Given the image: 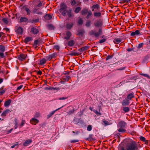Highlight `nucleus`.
<instances>
[{"instance_id":"62","label":"nucleus","mask_w":150,"mask_h":150,"mask_svg":"<svg viewBox=\"0 0 150 150\" xmlns=\"http://www.w3.org/2000/svg\"><path fill=\"white\" fill-rule=\"evenodd\" d=\"M143 45H144V44L143 43L139 44L138 45V48L139 49H140V48H141V47H142Z\"/></svg>"},{"instance_id":"21","label":"nucleus","mask_w":150,"mask_h":150,"mask_svg":"<svg viewBox=\"0 0 150 150\" xmlns=\"http://www.w3.org/2000/svg\"><path fill=\"white\" fill-rule=\"evenodd\" d=\"M121 41V39L117 38H114L113 40V42L115 44H118Z\"/></svg>"},{"instance_id":"11","label":"nucleus","mask_w":150,"mask_h":150,"mask_svg":"<svg viewBox=\"0 0 150 150\" xmlns=\"http://www.w3.org/2000/svg\"><path fill=\"white\" fill-rule=\"evenodd\" d=\"M32 141L30 139H29L25 141L23 143V146H28L30 143H32Z\"/></svg>"},{"instance_id":"43","label":"nucleus","mask_w":150,"mask_h":150,"mask_svg":"<svg viewBox=\"0 0 150 150\" xmlns=\"http://www.w3.org/2000/svg\"><path fill=\"white\" fill-rule=\"evenodd\" d=\"M123 128H120L118 130V131L119 132H124L126 131V130L125 129H124Z\"/></svg>"},{"instance_id":"1","label":"nucleus","mask_w":150,"mask_h":150,"mask_svg":"<svg viewBox=\"0 0 150 150\" xmlns=\"http://www.w3.org/2000/svg\"><path fill=\"white\" fill-rule=\"evenodd\" d=\"M138 149L136 142L129 139L126 141L125 146L120 145L118 148V150H138Z\"/></svg>"},{"instance_id":"39","label":"nucleus","mask_w":150,"mask_h":150,"mask_svg":"<svg viewBox=\"0 0 150 150\" xmlns=\"http://www.w3.org/2000/svg\"><path fill=\"white\" fill-rule=\"evenodd\" d=\"M81 8L80 7H76L74 11L75 13H78L81 10Z\"/></svg>"},{"instance_id":"8","label":"nucleus","mask_w":150,"mask_h":150,"mask_svg":"<svg viewBox=\"0 0 150 150\" xmlns=\"http://www.w3.org/2000/svg\"><path fill=\"white\" fill-rule=\"evenodd\" d=\"M67 8V6L64 3H62L60 5V11L61 12L63 10H66Z\"/></svg>"},{"instance_id":"54","label":"nucleus","mask_w":150,"mask_h":150,"mask_svg":"<svg viewBox=\"0 0 150 150\" xmlns=\"http://www.w3.org/2000/svg\"><path fill=\"white\" fill-rule=\"evenodd\" d=\"M139 139L140 140L142 141L143 142H144V141H145L146 139L143 136H141L139 137Z\"/></svg>"},{"instance_id":"7","label":"nucleus","mask_w":150,"mask_h":150,"mask_svg":"<svg viewBox=\"0 0 150 150\" xmlns=\"http://www.w3.org/2000/svg\"><path fill=\"white\" fill-rule=\"evenodd\" d=\"M26 57V55L23 54H21L19 55H18V59L20 61H22L25 59Z\"/></svg>"},{"instance_id":"34","label":"nucleus","mask_w":150,"mask_h":150,"mask_svg":"<svg viewBox=\"0 0 150 150\" xmlns=\"http://www.w3.org/2000/svg\"><path fill=\"white\" fill-rule=\"evenodd\" d=\"M122 110L125 112H128L130 110L129 108L128 107H123Z\"/></svg>"},{"instance_id":"2","label":"nucleus","mask_w":150,"mask_h":150,"mask_svg":"<svg viewBox=\"0 0 150 150\" xmlns=\"http://www.w3.org/2000/svg\"><path fill=\"white\" fill-rule=\"evenodd\" d=\"M89 33L90 35H93L96 37H98L100 35L102 34V30L100 28L99 29L98 32H96L95 30H92Z\"/></svg>"},{"instance_id":"48","label":"nucleus","mask_w":150,"mask_h":150,"mask_svg":"<svg viewBox=\"0 0 150 150\" xmlns=\"http://www.w3.org/2000/svg\"><path fill=\"white\" fill-rule=\"evenodd\" d=\"M83 23V21L81 18L79 19L78 21V23L79 25H82Z\"/></svg>"},{"instance_id":"42","label":"nucleus","mask_w":150,"mask_h":150,"mask_svg":"<svg viewBox=\"0 0 150 150\" xmlns=\"http://www.w3.org/2000/svg\"><path fill=\"white\" fill-rule=\"evenodd\" d=\"M91 21L90 20H88L87 21L85 25L86 26L88 27L90 26L91 25Z\"/></svg>"},{"instance_id":"53","label":"nucleus","mask_w":150,"mask_h":150,"mask_svg":"<svg viewBox=\"0 0 150 150\" xmlns=\"http://www.w3.org/2000/svg\"><path fill=\"white\" fill-rule=\"evenodd\" d=\"M140 74L144 76H145V77H146L150 79V76L148 75L147 74L142 73V74Z\"/></svg>"},{"instance_id":"38","label":"nucleus","mask_w":150,"mask_h":150,"mask_svg":"<svg viewBox=\"0 0 150 150\" xmlns=\"http://www.w3.org/2000/svg\"><path fill=\"white\" fill-rule=\"evenodd\" d=\"M70 3L72 6H74L77 4L76 1L75 0H70Z\"/></svg>"},{"instance_id":"22","label":"nucleus","mask_w":150,"mask_h":150,"mask_svg":"<svg viewBox=\"0 0 150 150\" xmlns=\"http://www.w3.org/2000/svg\"><path fill=\"white\" fill-rule=\"evenodd\" d=\"M67 36L64 38V39L67 40L69 39L70 37L71 36V33L69 31H68L66 33Z\"/></svg>"},{"instance_id":"24","label":"nucleus","mask_w":150,"mask_h":150,"mask_svg":"<svg viewBox=\"0 0 150 150\" xmlns=\"http://www.w3.org/2000/svg\"><path fill=\"white\" fill-rule=\"evenodd\" d=\"M39 18H33L32 20H30L29 21V22L31 23H36L39 22Z\"/></svg>"},{"instance_id":"28","label":"nucleus","mask_w":150,"mask_h":150,"mask_svg":"<svg viewBox=\"0 0 150 150\" xmlns=\"http://www.w3.org/2000/svg\"><path fill=\"white\" fill-rule=\"evenodd\" d=\"M11 102V100L10 99H8L7 100H6L5 101L4 105L5 107L8 106L10 104Z\"/></svg>"},{"instance_id":"59","label":"nucleus","mask_w":150,"mask_h":150,"mask_svg":"<svg viewBox=\"0 0 150 150\" xmlns=\"http://www.w3.org/2000/svg\"><path fill=\"white\" fill-rule=\"evenodd\" d=\"M45 58L47 59V60H50L52 59L50 55L47 56L45 57Z\"/></svg>"},{"instance_id":"18","label":"nucleus","mask_w":150,"mask_h":150,"mask_svg":"<svg viewBox=\"0 0 150 150\" xmlns=\"http://www.w3.org/2000/svg\"><path fill=\"white\" fill-rule=\"evenodd\" d=\"M6 90V88L4 87V86H2L0 88V95L3 94Z\"/></svg>"},{"instance_id":"12","label":"nucleus","mask_w":150,"mask_h":150,"mask_svg":"<svg viewBox=\"0 0 150 150\" xmlns=\"http://www.w3.org/2000/svg\"><path fill=\"white\" fill-rule=\"evenodd\" d=\"M30 122L31 124L33 125H35L36 124L38 123L39 120L36 119L32 118L30 120Z\"/></svg>"},{"instance_id":"57","label":"nucleus","mask_w":150,"mask_h":150,"mask_svg":"<svg viewBox=\"0 0 150 150\" xmlns=\"http://www.w3.org/2000/svg\"><path fill=\"white\" fill-rule=\"evenodd\" d=\"M39 41L38 40H35L34 41V45L35 46H36L39 43Z\"/></svg>"},{"instance_id":"15","label":"nucleus","mask_w":150,"mask_h":150,"mask_svg":"<svg viewBox=\"0 0 150 150\" xmlns=\"http://www.w3.org/2000/svg\"><path fill=\"white\" fill-rule=\"evenodd\" d=\"M63 106H62V107H61V108H58L56 110L54 111H53L52 112H50L49 114H48L47 116V119L49 118L50 117H51L55 112L57 110H58L59 109H60L61 108H62Z\"/></svg>"},{"instance_id":"4","label":"nucleus","mask_w":150,"mask_h":150,"mask_svg":"<svg viewBox=\"0 0 150 150\" xmlns=\"http://www.w3.org/2000/svg\"><path fill=\"white\" fill-rule=\"evenodd\" d=\"M94 25L96 28L101 27L103 25V21L102 19L97 20L94 23Z\"/></svg>"},{"instance_id":"45","label":"nucleus","mask_w":150,"mask_h":150,"mask_svg":"<svg viewBox=\"0 0 150 150\" xmlns=\"http://www.w3.org/2000/svg\"><path fill=\"white\" fill-rule=\"evenodd\" d=\"M2 21L5 24H8V21L6 18H3L2 19Z\"/></svg>"},{"instance_id":"50","label":"nucleus","mask_w":150,"mask_h":150,"mask_svg":"<svg viewBox=\"0 0 150 150\" xmlns=\"http://www.w3.org/2000/svg\"><path fill=\"white\" fill-rule=\"evenodd\" d=\"M67 10H63L61 12V13H62V14L64 16H65V15H66V13H67Z\"/></svg>"},{"instance_id":"29","label":"nucleus","mask_w":150,"mask_h":150,"mask_svg":"<svg viewBox=\"0 0 150 150\" xmlns=\"http://www.w3.org/2000/svg\"><path fill=\"white\" fill-rule=\"evenodd\" d=\"M102 124L105 126L109 125V122L105 120V119L102 120Z\"/></svg>"},{"instance_id":"40","label":"nucleus","mask_w":150,"mask_h":150,"mask_svg":"<svg viewBox=\"0 0 150 150\" xmlns=\"http://www.w3.org/2000/svg\"><path fill=\"white\" fill-rule=\"evenodd\" d=\"M48 29L50 30H53L54 29V26L51 24H49L47 26Z\"/></svg>"},{"instance_id":"3","label":"nucleus","mask_w":150,"mask_h":150,"mask_svg":"<svg viewBox=\"0 0 150 150\" xmlns=\"http://www.w3.org/2000/svg\"><path fill=\"white\" fill-rule=\"evenodd\" d=\"M21 9L23 11H25L26 12L27 15H29L30 14L31 11L30 9V7L28 5H25L23 6Z\"/></svg>"},{"instance_id":"58","label":"nucleus","mask_w":150,"mask_h":150,"mask_svg":"<svg viewBox=\"0 0 150 150\" xmlns=\"http://www.w3.org/2000/svg\"><path fill=\"white\" fill-rule=\"evenodd\" d=\"M106 40V39L104 38V39H103L100 40L99 41V42L100 43H102L105 42Z\"/></svg>"},{"instance_id":"41","label":"nucleus","mask_w":150,"mask_h":150,"mask_svg":"<svg viewBox=\"0 0 150 150\" xmlns=\"http://www.w3.org/2000/svg\"><path fill=\"white\" fill-rule=\"evenodd\" d=\"M87 15L86 16V18L87 19H88L92 15V13L91 11L90 10L88 11L87 13Z\"/></svg>"},{"instance_id":"46","label":"nucleus","mask_w":150,"mask_h":150,"mask_svg":"<svg viewBox=\"0 0 150 150\" xmlns=\"http://www.w3.org/2000/svg\"><path fill=\"white\" fill-rule=\"evenodd\" d=\"M70 77L69 76H63V79L67 81L70 79Z\"/></svg>"},{"instance_id":"20","label":"nucleus","mask_w":150,"mask_h":150,"mask_svg":"<svg viewBox=\"0 0 150 150\" xmlns=\"http://www.w3.org/2000/svg\"><path fill=\"white\" fill-rule=\"evenodd\" d=\"M140 34V32L139 30H137L135 32H133L130 34V35L131 36H133L136 35H138Z\"/></svg>"},{"instance_id":"37","label":"nucleus","mask_w":150,"mask_h":150,"mask_svg":"<svg viewBox=\"0 0 150 150\" xmlns=\"http://www.w3.org/2000/svg\"><path fill=\"white\" fill-rule=\"evenodd\" d=\"M5 47L4 45H0V51L1 52H4L5 51Z\"/></svg>"},{"instance_id":"51","label":"nucleus","mask_w":150,"mask_h":150,"mask_svg":"<svg viewBox=\"0 0 150 150\" xmlns=\"http://www.w3.org/2000/svg\"><path fill=\"white\" fill-rule=\"evenodd\" d=\"M113 55H108L106 58V60H107L109 59H111L113 57Z\"/></svg>"},{"instance_id":"61","label":"nucleus","mask_w":150,"mask_h":150,"mask_svg":"<svg viewBox=\"0 0 150 150\" xmlns=\"http://www.w3.org/2000/svg\"><path fill=\"white\" fill-rule=\"evenodd\" d=\"M34 71L37 72V74L38 75H41L42 74V72L40 70H39L38 71H37L36 70H35Z\"/></svg>"},{"instance_id":"26","label":"nucleus","mask_w":150,"mask_h":150,"mask_svg":"<svg viewBox=\"0 0 150 150\" xmlns=\"http://www.w3.org/2000/svg\"><path fill=\"white\" fill-rule=\"evenodd\" d=\"M33 39L32 37H26L24 40V42L27 43L30 41L32 40Z\"/></svg>"},{"instance_id":"19","label":"nucleus","mask_w":150,"mask_h":150,"mask_svg":"<svg viewBox=\"0 0 150 150\" xmlns=\"http://www.w3.org/2000/svg\"><path fill=\"white\" fill-rule=\"evenodd\" d=\"M89 48V46H86L79 49L78 50L79 52H83L85 50H87Z\"/></svg>"},{"instance_id":"63","label":"nucleus","mask_w":150,"mask_h":150,"mask_svg":"<svg viewBox=\"0 0 150 150\" xmlns=\"http://www.w3.org/2000/svg\"><path fill=\"white\" fill-rule=\"evenodd\" d=\"M40 115V114L39 113L36 112L35 115V117H38Z\"/></svg>"},{"instance_id":"36","label":"nucleus","mask_w":150,"mask_h":150,"mask_svg":"<svg viewBox=\"0 0 150 150\" xmlns=\"http://www.w3.org/2000/svg\"><path fill=\"white\" fill-rule=\"evenodd\" d=\"M93 135L92 134H90L89 135V137L86 138V139L87 140H94V139L93 138Z\"/></svg>"},{"instance_id":"64","label":"nucleus","mask_w":150,"mask_h":150,"mask_svg":"<svg viewBox=\"0 0 150 150\" xmlns=\"http://www.w3.org/2000/svg\"><path fill=\"white\" fill-rule=\"evenodd\" d=\"M23 85H21L18 86L17 88V90H19L21 89L23 87Z\"/></svg>"},{"instance_id":"60","label":"nucleus","mask_w":150,"mask_h":150,"mask_svg":"<svg viewBox=\"0 0 150 150\" xmlns=\"http://www.w3.org/2000/svg\"><path fill=\"white\" fill-rule=\"evenodd\" d=\"M18 142H16V143L13 146H12L11 147V148H14L15 146H18L19 145Z\"/></svg>"},{"instance_id":"14","label":"nucleus","mask_w":150,"mask_h":150,"mask_svg":"<svg viewBox=\"0 0 150 150\" xmlns=\"http://www.w3.org/2000/svg\"><path fill=\"white\" fill-rule=\"evenodd\" d=\"M69 108L70 110L69 112H67V114L69 115H71L75 111V109H74L72 106H69L68 107Z\"/></svg>"},{"instance_id":"5","label":"nucleus","mask_w":150,"mask_h":150,"mask_svg":"<svg viewBox=\"0 0 150 150\" xmlns=\"http://www.w3.org/2000/svg\"><path fill=\"white\" fill-rule=\"evenodd\" d=\"M15 31L18 34H22L23 33V29L20 26H17L15 27Z\"/></svg>"},{"instance_id":"23","label":"nucleus","mask_w":150,"mask_h":150,"mask_svg":"<svg viewBox=\"0 0 150 150\" xmlns=\"http://www.w3.org/2000/svg\"><path fill=\"white\" fill-rule=\"evenodd\" d=\"M10 112V111L9 110L6 109L3 112L1 115V116L2 117H5L7 114L9 113Z\"/></svg>"},{"instance_id":"16","label":"nucleus","mask_w":150,"mask_h":150,"mask_svg":"<svg viewBox=\"0 0 150 150\" xmlns=\"http://www.w3.org/2000/svg\"><path fill=\"white\" fill-rule=\"evenodd\" d=\"M134 97V94L133 92L128 94L127 96V99L131 100Z\"/></svg>"},{"instance_id":"33","label":"nucleus","mask_w":150,"mask_h":150,"mask_svg":"<svg viewBox=\"0 0 150 150\" xmlns=\"http://www.w3.org/2000/svg\"><path fill=\"white\" fill-rule=\"evenodd\" d=\"M74 44V41L73 40H71L68 42V45L70 46H72Z\"/></svg>"},{"instance_id":"47","label":"nucleus","mask_w":150,"mask_h":150,"mask_svg":"<svg viewBox=\"0 0 150 150\" xmlns=\"http://www.w3.org/2000/svg\"><path fill=\"white\" fill-rule=\"evenodd\" d=\"M92 127L91 125H88L87 127V130L88 131H91L92 129Z\"/></svg>"},{"instance_id":"25","label":"nucleus","mask_w":150,"mask_h":150,"mask_svg":"<svg viewBox=\"0 0 150 150\" xmlns=\"http://www.w3.org/2000/svg\"><path fill=\"white\" fill-rule=\"evenodd\" d=\"M73 25L74 24L72 22L67 23L66 25L67 28L68 29H70L72 27Z\"/></svg>"},{"instance_id":"49","label":"nucleus","mask_w":150,"mask_h":150,"mask_svg":"<svg viewBox=\"0 0 150 150\" xmlns=\"http://www.w3.org/2000/svg\"><path fill=\"white\" fill-rule=\"evenodd\" d=\"M2 37V38L4 39L5 38V34L3 32H1L0 33V37Z\"/></svg>"},{"instance_id":"35","label":"nucleus","mask_w":150,"mask_h":150,"mask_svg":"<svg viewBox=\"0 0 150 150\" xmlns=\"http://www.w3.org/2000/svg\"><path fill=\"white\" fill-rule=\"evenodd\" d=\"M99 8V6L98 4L93 5L92 7V8L93 9L92 11H94V9L97 8V9Z\"/></svg>"},{"instance_id":"10","label":"nucleus","mask_w":150,"mask_h":150,"mask_svg":"<svg viewBox=\"0 0 150 150\" xmlns=\"http://www.w3.org/2000/svg\"><path fill=\"white\" fill-rule=\"evenodd\" d=\"M118 126L120 128L125 127L126 125V123L123 121H120L118 123Z\"/></svg>"},{"instance_id":"17","label":"nucleus","mask_w":150,"mask_h":150,"mask_svg":"<svg viewBox=\"0 0 150 150\" xmlns=\"http://www.w3.org/2000/svg\"><path fill=\"white\" fill-rule=\"evenodd\" d=\"M28 18L26 17H21L20 19L19 22H26L28 21Z\"/></svg>"},{"instance_id":"30","label":"nucleus","mask_w":150,"mask_h":150,"mask_svg":"<svg viewBox=\"0 0 150 150\" xmlns=\"http://www.w3.org/2000/svg\"><path fill=\"white\" fill-rule=\"evenodd\" d=\"M47 60L45 58H42L40 61L39 64L40 65H42L45 63L46 62Z\"/></svg>"},{"instance_id":"31","label":"nucleus","mask_w":150,"mask_h":150,"mask_svg":"<svg viewBox=\"0 0 150 150\" xmlns=\"http://www.w3.org/2000/svg\"><path fill=\"white\" fill-rule=\"evenodd\" d=\"M94 16L100 17L101 16V13L99 12H95L93 14Z\"/></svg>"},{"instance_id":"55","label":"nucleus","mask_w":150,"mask_h":150,"mask_svg":"<svg viewBox=\"0 0 150 150\" xmlns=\"http://www.w3.org/2000/svg\"><path fill=\"white\" fill-rule=\"evenodd\" d=\"M3 52H0V58H3L5 57Z\"/></svg>"},{"instance_id":"56","label":"nucleus","mask_w":150,"mask_h":150,"mask_svg":"<svg viewBox=\"0 0 150 150\" xmlns=\"http://www.w3.org/2000/svg\"><path fill=\"white\" fill-rule=\"evenodd\" d=\"M52 59L55 58L57 56L56 54L53 53L50 55Z\"/></svg>"},{"instance_id":"44","label":"nucleus","mask_w":150,"mask_h":150,"mask_svg":"<svg viewBox=\"0 0 150 150\" xmlns=\"http://www.w3.org/2000/svg\"><path fill=\"white\" fill-rule=\"evenodd\" d=\"M70 55L72 56H77L79 55V53L77 52H73L69 54Z\"/></svg>"},{"instance_id":"52","label":"nucleus","mask_w":150,"mask_h":150,"mask_svg":"<svg viewBox=\"0 0 150 150\" xmlns=\"http://www.w3.org/2000/svg\"><path fill=\"white\" fill-rule=\"evenodd\" d=\"M93 111L95 113V114L96 115H101V113L98 112L96 110H93Z\"/></svg>"},{"instance_id":"27","label":"nucleus","mask_w":150,"mask_h":150,"mask_svg":"<svg viewBox=\"0 0 150 150\" xmlns=\"http://www.w3.org/2000/svg\"><path fill=\"white\" fill-rule=\"evenodd\" d=\"M44 18L46 20H50L52 18L51 15L49 14H47L44 16Z\"/></svg>"},{"instance_id":"32","label":"nucleus","mask_w":150,"mask_h":150,"mask_svg":"<svg viewBox=\"0 0 150 150\" xmlns=\"http://www.w3.org/2000/svg\"><path fill=\"white\" fill-rule=\"evenodd\" d=\"M88 10L86 8H83L81 11V13L82 15L86 14L88 12Z\"/></svg>"},{"instance_id":"9","label":"nucleus","mask_w":150,"mask_h":150,"mask_svg":"<svg viewBox=\"0 0 150 150\" xmlns=\"http://www.w3.org/2000/svg\"><path fill=\"white\" fill-rule=\"evenodd\" d=\"M121 103L122 105L123 106H124L129 105L130 102L127 99H126L123 100L122 102Z\"/></svg>"},{"instance_id":"6","label":"nucleus","mask_w":150,"mask_h":150,"mask_svg":"<svg viewBox=\"0 0 150 150\" xmlns=\"http://www.w3.org/2000/svg\"><path fill=\"white\" fill-rule=\"evenodd\" d=\"M30 29V33H33L34 35L37 34L39 32L38 29L34 27H32Z\"/></svg>"},{"instance_id":"13","label":"nucleus","mask_w":150,"mask_h":150,"mask_svg":"<svg viewBox=\"0 0 150 150\" xmlns=\"http://www.w3.org/2000/svg\"><path fill=\"white\" fill-rule=\"evenodd\" d=\"M72 10L70 9L67 11V15L69 18L73 17L74 15L72 13Z\"/></svg>"}]
</instances>
